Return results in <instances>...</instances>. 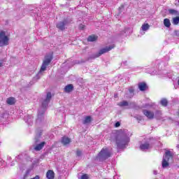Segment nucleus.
<instances>
[{
    "label": "nucleus",
    "mask_w": 179,
    "mask_h": 179,
    "mask_svg": "<svg viewBox=\"0 0 179 179\" xmlns=\"http://www.w3.org/2000/svg\"><path fill=\"white\" fill-rule=\"evenodd\" d=\"M129 95H127V97H129V99H131V97H134V88H129Z\"/></svg>",
    "instance_id": "nucleus-27"
},
{
    "label": "nucleus",
    "mask_w": 179,
    "mask_h": 179,
    "mask_svg": "<svg viewBox=\"0 0 179 179\" xmlns=\"http://www.w3.org/2000/svg\"><path fill=\"white\" fill-rule=\"evenodd\" d=\"M66 24H68V20H64L57 24V27L59 30H65L66 29Z\"/></svg>",
    "instance_id": "nucleus-10"
},
{
    "label": "nucleus",
    "mask_w": 179,
    "mask_h": 179,
    "mask_svg": "<svg viewBox=\"0 0 179 179\" xmlns=\"http://www.w3.org/2000/svg\"><path fill=\"white\" fill-rule=\"evenodd\" d=\"M3 66V62H0V68H2Z\"/></svg>",
    "instance_id": "nucleus-33"
},
{
    "label": "nucleus",
    "mask_w": 179,
    "mask_h": 179,
    "mask_svg": "<svg viewBox=\"0 0 179 179\" xmlns=\"http://www.w3.org/2000/svg\"><path fill=\"white\" fill-rule=\"evenodd\" d=\"M173 159H174V152L166 150L165 152V154L163 156V159H162V167L163 169H166V167H169V162L170 160L173 161Z\"/></svg>",
    "instance_id": "nucleus-4"
},
{
    "label": "nucleus",
    "mask_w": 179,
    "mask_h": 179,
    "mask_svg": "<svg viewBox=\"0 0 179 179\" xmlns=\"http://www.w3.org/2000/svg\"><path fill=\"white\" fill-rule=\"evenodd\" d=\"M169 13L170 15H173L174 16H179V11L174 9H169L168 10Z\"/></svg>",
    "instance_id": "nucleus-18"
},
{
    "label": "nucleus",
    "mask_w": 179,
    "mask_h": 179,
    "mask_svg": "<svg viewBox=\"0 0 179 179\" xmlns=\"http://www.w3.org/2000/svg\"><path fill=\"white\" fill-rule=\"evenodd\" d=\"M148 87V85H146V83H138V89L141 90V92H145L146 90V88Z\"/></svg>",
    "instance_id": "nucleus-14"
},
{
    "label": "nucleus",
    "mask_w": 179,
    "mask_h": 179,
    "mask_svg": "<svg viewBox=\"0 0 179 179\" xmlns=\"http://www.w3.org/2000/svg\"><path fill=\"white\" fill-rule=\"evenodd\" d=\"M117 106H120V107H127V106H129V103H128V101H123L117 103Z\"/></svg>",
    "instance_id": "nucleus-26"
},
{
    "label": "nucleus",
    "mask_w": 179,
    "mask_h": 179,
    "mask_svg": "<svg viewBox=\"0 0 179 179\" xmlns=\"http://www.w3.org/2000/svg\"><path fill=\"white\" fill-rule=\"evenodd\" d=\"M174 34L175 36H178V37H179V31H177V30L174 31Z\"/></svg>",
    "instance_id": "nucleus-32"
},
{
    "label": "nucleus",
    "mask_w": 179,
    "mask_h": 179,
    "mask_svg": "<svg viewBox=\"0 0 179 179\" xmlns=\"http://www.w3.org/2000/svg\"><path fill=\"white\" fill-rule=\"evenodd\" d=\"M124 65H127V64H128V62H127V61H125V62H124Z\"/></svg>",
    "instance_id": "nucleus-37"
},
{
    "label": "nucleus",
    "mask_w": 179,
    "mask_h": 179,
    "mask_svg": "<svg viewBox=\"0 0 179 179\" xmlns=\"http://www.w3.org/2000/svg\"><path fill=\"white\" fill-rule=\"evenodd\" d=\"M143 114H144V115H145L148 120H153V118H155V113L150 110L144 109L143 110Z\"/></svg>",
    "instance_id": "nucleus-11"
},
{
    "label": "nucleus",
    "mask_w": 179,
    "mask_h": 179,
    "mask_svg": "<svg viewBox=\"0 0 179 179\" xmlns=\"http://www.w3.org/2000/svg\"><path fill=\"white\" fill-rule=\"evenodd\" d=\"M72 90H73V85L72 84H69L64 87V92L66 93H71Z\"/></svg>",
    "instance_id": "nucleus-15"
},
{
    "label": "nucleus",
    "mask_w": 179,
    "mask_h": 179,
    "mask_svg": "<svg viewBox=\"0 0 179 179\" xmlns=\"http://www.w3.org/2000/svg\"><path fill=\"white\" fill-rule=\"evenodd\" d=\"M97 41V36L94 35H91L87 38V41L93 42Z\"/></svg>",
    "instance_id": "nucleus-22"
},
{
    "label": "nucleus",
    "mask_w": 179,
    "mask_h": 179,
    "mask_svg": "<svg viewBox=\"0 0 179 179\" xmlns=\"http://www.w3.org/2000/svg\"><path fill=\"white\" fill-rule=\"evenodd\" d=\"M7 104H9V106H13L15 103H16V100L15 99L14 97H9L6 100Z\"/></svg>",
    "instance_id": "nucleus-17"
},
{
    "label": "nucleus",
    "mask_w": 179,
    "mask_h": 179,
    "mask_svg": "<svg viewBox=\"0 0 179 179\" xmlns=\"http://www.w3.org/2000/svg\"><path fill=\"white\" fill-rule=\"evenodd\" d=\"M120 125H121V123H120V122H117L115 124V128H118V127H120Z\"/></svg>",
    "instance_id": "nucleus-31"
},
{
    "label": "nucleus",
    "mask_w": 179,
    "mask_h": 179,
    "mask_svg": "<svg viewBox=\"0 0 179 179\" xmlns=\"http://www.w3.org/2000/svg\"><path fill=\"white\" fill-rule=\"evenodd\" d=\"M71 142V138L66 136H64L62 138V143L64 145L66 146V145H69Z\"/></svg>",
    "instance_id": "nucleus-13"
},
{
    "label": "nucleus",
    "mask_w": 179,
    "mask_h": 179,
    "mask_svg": "<svg viewBox=\"0 0 179 179\" xmlns=\"http://www.w3.org/2000/svg\"><path fill=\"white\" fill-rule=\"evenodd\" d=\"M89 176L87 174H84L81 176V179H88Z\"/></svg>",
    "instance_id": "nucleus-30"
},
{
    "label": "nucleus",
    "mask_w": 179,
    "mask_h": 179,
    "mask_svg": "<svg viewBox=\"0 0 179 179\" xmlns=\"http://www.w3.org/2000/svg\"><path fill=\"white\" fill-rule=\"evenodd\" d=\"M80 27H81V29H83L84 25H81Z\"/></svg>",
    "instance_id": "nucleus-38"
},
{
    "label": "nucleus",
    "mask_w": 179,
    "mask_h": 179,
    "mask_svg": "<svg viewBox=\"0 0 179 179\" xmlns=\"http://www.w3.org/2000/svg\"><path fill=\"white\" fill-rule=\"evenodd\" d=\"M160 104H162L163 107H167V104H169V101H167L166 99H162L160 101Z\"/></svg>",
    "instance_id": "nucleus-24"
},
{
    "label": "nucleus",
    "mask_w": 179,
    "mask_h": 179,
    "mask_svg": "<svg viewBox=\"0 0 179 179\" xmlns=\"http://www.w3.org/2000/svg\"><path fill=\"white\" fill-rule=\"evenodd\" d=\"M55 173H54L53 171L49 170L46 173V177L48 179H54Z\"/></svg>",
    "instance_id": "nucleus-16"
},
{
    "label": "nucleus",
    "mask_w": 179,
    "mask_h": 179,
    "mask_svg": "<svg viewBox=\"0 0 179 179\" xmlns=\"http://www.w3.org/2000/svg\"><path fill=\"white\" fill-rule=\"evenodd\" d=\"M172 23L174 25L179 24V16L178 15L173 18Z\"/></svg>",
    "instance_id": "nucleus-25"
},
{
    "label": "nucleus",
    "mask_w": 179,
    "mask_h": 179,
    "mask_svg": "<svg viewBox=\"0 0 179 179\" xmlns=\"http://www.w3.org/2000/svg\"><path fill=\"white\" fill-rule=\"evenodd\" d=\"M52 61V56H46L45 57V59L43 62V64L41 66L40 71L38 73V74L33 78V80H38L40 79V75H41V72H44L45 69H47V66L50 65V63Z\"/></svg>",
    "instance_id": "nucleus-3"
},
{
    "label": "nucleus",
    "mask_w": 179,
    "mask_h": 179,
    "mask_svg": "<svg viewBox=\"0 0 179 179\" xmlns=\"http://www.w3.org/2000/svg\"><path fill=\"white\" fill-rule=\"evenodd\" d=\"M150 148H152V145H150V140H147L145 143L140 145V149L141 150H143V152H145V150H148V149H150Z\"/></svg>",
    "instance_id": "nucleus-9"
},
{
    "label": "nucleus",
    "mask_w": 179,
    "mask_h": 179,
    "mask_svg": "<svg viewBox=\"0 0 179 179\" xmlns=\"http://www.w3.org/2000/svg\"><path fill=\"white\" fill-rule=\"evenodd\" d=\"M44 145H45V141H43L40 143V133H36V135L34 138V150L36 152L41 150V149L44 148Z\"/></svg>",
    "instance_id": "nucleus-6"
},
{
    "label": "nucleus",
    "mask_w": 179,
    "mask_h": 179,
    "mask_svg": "<svg viewBox=\"0 0 179 179\" xmlns=\"http://www.w3.org/2000/svg\"><path fill=\"white\" fill-rule=\"evenodd\" d=\"M52 97L51 92H48L46 97L42 101V106L38 110L36 122H41L44 120V113H45V109L48 107Z\"/></svg>",
    "instance_id": "nucleus-1"
},
{
    "label": "nucleus",
    "mask_w": 179,
    "mask_h": 179,
    "mask_svg": "<svg viewBox=\"0 0 179 179\" xmlns=\"http://www.w3.org/2000/svg\"><path fill=\"white\" fill-rule=\"evenodd\" d=\"M122 10H124V5H122L120 7H119V14H118V16H120V14L121 13V12H122Z\"/></svg>",
    "instance_id": "nucleus-28"
},
{
    "label": "nucleus",
    "mask_w": 179,
    "mask_h": 179,
    "mask_svg": "<svg viewBox=\"0 0 179 179\" xmlns=\"http://www.w3.org/2000/svg\"><path fill=\"white\" fill-rule=\"evenodd\" d=\"M24 120L28 125H33V116L31 115H27L24 116Z\"/></svg>",
    "instance_id": "nucleus-12"
},
{
    "label": "nucleus",
    "mask_w": 179,
    "mask_h": 179,
    "mask_svg": "<svg viewBox=\"0 0 179 179\" xmlns=\"http://www.w3.org/2000/svg\"><path fill=\"white\" fill-rule=\"evenodd\" d=\"M129 143V137L125 135H119L116 137V145L119 149H125Z\"/></svg>",
    "instance_id": "nucleus-2"
},
{
    "label": "nucleus",
    "mask_w": 179,
    "mask_h": 179,
    "mask_svg": "<svg viewBox=\"0 0 179 179\" xmlns=\"http://www.w3.org/2000/svg\"><path fill=\"white\" fill-rule=\"evenodd\" d=\"M137 120H138V121H141L142 120V117H137Z\"/></svg>",
    "instance_id": "nucleus-34"
},
{
    "label": "nucleus",
    "mask_w": 179,
    "mask_h": 179,
    "mask_svg": "<svg viewBox=\"0 0 179 179\" xmlns=\"http://www.w3.org/2000/svg\"><path fill=\"white\" fill-rule=\"evenodd\" d=\"M150 29V25L149 24H143L141 27L142 31H148Z\"/></svg>",
    "instance_id": "nucleus-20"
},
{
    "label": "nucleus",
    "mask_w": 179,
    "mask_h": 179,
    "mask_svg": "<svg viewBox=\"0 0 179 179\" xmlns=\"http://www.w3.org/2000/svg\"><path fill=\"white\" fill-rule=\"evenodd\" d=\"M9 45V37L6 36L5 31L0 32V47H5Z\"/></svg>",
    "instance_id": "nucleus-7"
},
{
    "label": "nucleus",
    "mask_w": 179,
    "mask_h": 179,
    "mask_svg": "<svg viewBox=\"0 0 179 179\" xmlns=\"http://www.w3.org/2000/svg\"><path fill=\"white\" fill-rule=\"evenodd\" d=\"M178 3H179V0H178Z\"/></svg>",
    "instance_id": "nucleus-39"
},
{
    "label": "nucleus",
    "mask_w": 179,
    "mask_h": 179,
    "mask_svg": "<svg viewBox=\"0 0 179 179\" xmlns=\"http://www.w3.org/2000/svg\"><path fill=\"white\" fill-rule=\"evenodd\" d=\"M164 25L165 27H170V26H171V22H170V20L169 18H165L164 20Z\"/></svg>",
    "instance_id": "nucleus-21"
},
{
    "label": "nucleus",
    "mask_w": 179,
    "mask_h": 179,
    "mask_svg": "<svg viewBox=\"0 0 179 179\" xmlns=\"http://www.w3.org/2000/svg\"><path fill=\"white\" fill-rule=\"evenodd\" d=\"M113 48H115V45H110L109 46H106V48L101 49L98 53L94 55V58H99V57H101V55H103V54H106V52L111 51Z\"/></svg>",
    "instance_id": "nucleus-8"
},
{
    "label": "nucleus",
    "mask_w": 179,
    "mask_h": 179,
    "mask_svg": "<svg viewBox=\"0 0 179 179\" xmlns=\"http://www.w3.org/2000/svg\"><path fill=\"white\" fill-rule=\"evenodd\" d=\"M111 150L108 148H102L101 152L98 154L97 159L99 162H104L109 157H111Z\"/></svg>",
    "instance_id": "nucleus-5"
},
{
    "label": "nucleus",
    "mask_w": 179,
    "mask_h": 179,
    "mask_svg": "<svg viewBox=\"0 0 179 179\" xmlns=\"http://www.w3.org/2000/svg\"><path fill=\"white\" fill-rule=\"evenodd\" d=\"M90 122H92V117L90 116L85 117L83 121V124H84V125H86V124H90Z\"/></svg>",
    "instance_id": "nucleus-19"
},
{
    "label": "nucleus",
    "mask_w": 179,
    "mask_h": 179,
    "mask_svg": "<svg viewBox=\"0 0 179 179\" xmlns=\"http://www.w3.org/2000/svg\"><path fill=\"white\" fill-rule=\"evenodd\" d=\"M76 155L78 157H80V156H82V151L78 150L76 151Z\"/></svg>",
    "instance_id": "nucleus-29"
},
{
    "label": "nucleus",
    "mask_w": 179,
    "mask_h": 179,
    "mask_svg": "<svg viewBox=\"0 0 179 179\" xmlns=\"http://www.w3.org/2000/svg\"><path fill=\"white\" fill-rule=\"evenodd\" d=\"M154 117H155V118H157V120H160L162 118V111L157 110L155 112V114L154 115Z\"/></svg>",
    "instance_id": "nucleus-23"
},
{
    "label": "nucleus",
    "mask_w": 179,
    "mask_h": 179,
    "mask_svg": "<svg viewBox=\"0 0 179 179\" xmlns=\"http://www.w3.org/2000/svg\"><path fill=\"white\" fill-rule=\"evenodd\" d=\"M154 174L156 176L157 175V171H154Z\"/></svg>",
    "instance_id": "nucleus-36"
},
{
    "label": "nucleus",
    "mask_w": 179,
    "mask_h": 179,
    "mask_svg": "<svg viewBox=\"0 0 179 179\" xmlns=\"http://www.w3.org/2000/svg\"><path fill=\"white\" fill-rule=\"evenodd\" d=\"M29 174H30V172L29 171H26V176H29Z\"/></svg>",
    "instance_id": "nucleus-35"
}]
</instances>
